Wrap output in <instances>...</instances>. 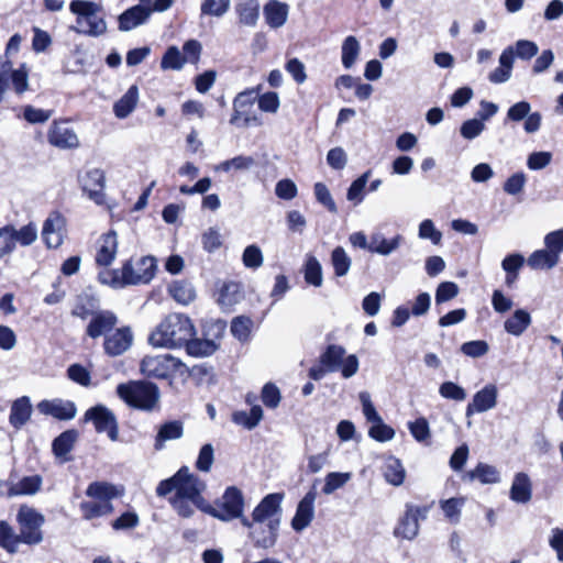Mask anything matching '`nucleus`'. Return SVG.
<instances>
[{
    "label": "nucleus",
    "instance_id": "obj_15",
    "mask_svg": "<svg viewBox=\"0 0 563 563\" xmlns=\"http://www.w3.org/2000/svg\"><path fill=\"white\" fill-rule=\"evenodd\" d=\"M427 514L428 508L426 507L407 505L406 511L395 528L394 534L406 540L415 539L419 532V520L424 519Z\"/></svg>",
    "mask_w": 563,
    "mask_h": 563
},
{
    "label": "nucleus",
    "instance_id": "obj_35",
    "mask_svg": "<svg viewBox=\"0 0 563 563\" xmlns=\"http://www.w3.org/2000/svg\"><path fill=\"white\" fill-rule=\"evenodd\" d=\"M531 316L528 311L523 309H517L511 317H509L505 323V330L515 336L521 335L530 325Z\"/></svg>",
    "mask_w": 563,
    "mask_h": 563
},
{
    "label": "nucleus",
    "instance_id": "obj_10",
    "mask_svg": "<svg viewBox=\"0 0 563 563\" xmlns=\"http://www.w3.org/2000/svg\"><path fill=\"white\" fill-rule=\"evenodd\" d=\"M284 499L283 493H273L266 495L253 509L249 522L262 523H282V503Z\"/></svg>",
    "mask_w": 563,
    "mask_h": 563
},
{
    "label": "nucleus",
    "instance_id": "obj_40",
    "mask_svg": "<svg viewBox=\"0 0 563 563\" xmlns=\"http://www.w3.org/2000/svg\"><path fill=\"white\" fill-rule=\"evenodd\" d=\"M168 291L170 296L181 305H188L196 298V290L194 286L186 280L174 282Z\"/></svg>",
    "mask_w": 563,
    "mask_h": 563
},
{
    "label": "nucleus",
    "instance_id": "obj_45",
    "mask_svg": "<svg viewBox=\"0 0 563 563\" xmlns=\"http://www.w3.org/2000/svg\"><path fill=\"white\" fill-rule=\"evenodd\" d=\"M42 486V477L38 475L25 476L13 483L10 487L12 495H34Z\"/></svg>",
    "mask_w": 563,
    "mask_h": 563
},
{
    "label": "nucleus",
    "instance_id": "obj_41",
    "mask_svg": "<svg viewBox=\"0 0 563 563\" xmlns=\"http://www.w3.org/2000/svg\"><path fill=\"white\" fill-rule=\"evenodd\" d=\"M465 501L464 497H453L440 501V508L450 523L457 525L460 522Z\"/></svg>",
    "mask_w": 563,
    "mask_h": 563
},
{
    "label": "nucleus",
    "instance_id": "obj_52",
    "mask_svg": "<svg viewBox=\"0 0 563 563\" xmlns=\"http://www.w3.org/2000/svg\"><path fill=\"white\" fill-rule=\"evenodd\" d=\"M184 65L183 54L177 46L168 47L161 60V67L164 70H180Z\"/></svg>",
    "mask_w": 563,
    "mask_h": 563
},
{
    "label": "nucleus",
    "instance_id": "obj_39",
    "mask_svg": "<svg viewBox=\"0 0 563 563\" xmlns=\"http://www.w3.org/2000/svg\"><path fill=\"white\" fill-rule=\"evenodd\" d=\"M360 53L358 40L353 35L345 37L341 47V60L344 68L350 69L355 64Z\"/></svg>",
    "mask_w": 563,
    "mask_h": 563
},
{
    "label": "nucleus",
    "instance_id": "obj_28",
    "mask_svg": "<svg viewBox=\"0 0 563 563\" xmlns=\"http://www.w3.org/2000/svg\"><path fill=\"white\" fill-rule=\"evenodd\" d=\"M183 434L184 424L178 420H173L161 424L155 437V450H163L167 441L178 440L183 437Z\"/></svg>",
    "mask_w": 563,
    "mask_h": 563
},
{
    "label": "nucleus",
    "instance_id": "obj_36",
    "mask_svg": "<svg viewBox=\"0 0 563 563\" xmlns=\"http://www.w3.org/2000/svg\"><path fill=\"white\" fill-rule=\"evenodd\" d=\"M32 407L27 397H21L16 399L11 406L10 423L20 428L31 417Z\"/></svg>",
    "mask_w": 563,
    "mask_h": 563
},
{
    "label": "nucleus",
    "instance_id": "obj_43",
    "mask_svg": "<svg viewBox=\"0 0 563 563\" xmlns=\"http://www.w3.org/2000/svg\"><path fill=\"white\" fill-rule=\"evenodd\" d=\"M345 349L340 345H329L320 356V363L327 367L329 372H336L344 358Z\"/></svg>",
    "mask_w": 563,
    "mask_h": 563
},
{
    "label": "nucleus",
    "instance_id": "obj_20",
    "mask_svg": "<svg viewBox=\"0 0 563 563\" xmlns=\"http://www.w3.org/2000/svg\"><path fill=\"white\" fill-rule=\"evenodd\" d=\"M118 253V235L114 231L102 234L96 245V263L108 267L113 263Z\"/></svg>",
    "mask_w": 563,
    "mask_h": 563
},
{
    "label": "nucleus",
    "instance_id": "obj_50",
    "mask_svg": "<svg viewBox=\"0 0 563 563\" xmlns=\"http://www.w3.org/2000/svg\"><path fill=\"white\" fill-rule=\"evenodd\" d=\"M78 433L75 430H67L63 432L59 437H57L53 442V451L57 456H65L68 454L76 440Z\"/></svg>",
    "mask_w": 563,
    "mask_h": 563
},
{
    "label": "nucleus",
    "instance_id": "obj_1",
    "mask_svg": "<svg viewBox=\"0 0 563 563\" xmlns=\"http://www.w3.org/2000/svg\"><path fill=\"white\" fill-rule=\"evenodd\" d=\"M176 481V494L169 499L175 511L184 518L191 517L195 508L205 512L208 504L202 496L207 487L205 481L190 473L187 466L177 472Z\"/></svg>",
    "mask_w": 563,
    "mask_h": 563
},
{
    "label": "nucleus",
    "instance_id": "obj_37",
    "mask_svg": "<svg viewBox=\"0 0 563 563\" xmlns=\"http://www.w3.org/2000/svg\"><path fill=\"white\" fill-rule=\"evenodd\" d=\"M263 419V409L258 405H253L251 410L247 411H235L232 415L234 423L242 426L249 430L254 429Z\"/></svg>",
    "mask_w": 563,
    "mask_h": 563
},
{
    "label": "nucleus",
    "instance_id": "obj_14",
    "mask_svg": "<svg viewBox=\"0 0 563 563\" xmlns=\"http://www.w3.org/2000/svg\"><path fill=\"white\" fill-rule=\"evenodd\" d=\"M506 119L511 122H523V130L528 134L537 133L542 124V115L540 112H531V104L528 101H518L508 110Z\"/></svg>",
    "mask_w": 563,
    "mask_h": 563
},
{
    "label": "nucleus",
    "instance_id": "obj_26",
    "mask_svg": "<svg viewBox=\"0 0 563 563\" xmlns=\"http://www.w3.org/2000/svg\"><path fill=\"white\" fill-rule=\"evenodd\" d=\"M404 241L400 234L386 239L384 234L376 232L371 235L369 252L382 256H388L399 249Z\"/></svg>",
    "mask_w": 563,
    "mask_h": 563
},
{
    "label": "nucleus",
    "instance_id": "obj_24",
    "mask_svg": "<svg viewBox=\"0 0 563 563\" xmlns=\"http://www.w3.org/2000/svg\"><path fill=\"white\" fill-rule=\"evenodd\" d=\"M117 317L111 311H99L93 314L87 327V334L97 339L101 335H107L117 324Z\"/></svg>",
    "mask_w": 563,
    "mask_h": 563
},
{
    "label": "nucleus",
    "instance_id": "obj_25",
    "mask_svg": "<svg viewBox=\"0 0 563 563\" xmlns=\"http://www.w3.org/2000/svg\"><path fill=\"white\" fill-rule=\"evenodd\" d=\"M263 13L269 27L279 29L287 22L289 5L278 0H271L264 5Z\"/></svg>",
    "mask_w": 563,
    "mask_h": 563
},
{
    "label": "nucleus",
    "instance_id": "obj_51",
    "mask_svg": "<svg viewBox=\"0 0 563 563\" xmlns=\"http://www.w3.org/2000/svg\"><path fill=\"white\" fill-rule=\"evenodd\" d=\"M331 262L336 276H345L351 267V257L346 254L345 250L341 246H336L331 254Z\"/></svg>",
    "mask_w": 563,
    "mask_h": 563
},
{
    "label": "nucleus",
    "instance_id": "obj_63",
    "mask_svg": "<svg viewBox=\"0 0 563 563\" xmlns=\"http://www.w3.org/2000/svg\"><path fill=\"white\" fill-rule=\"evenodd\" d=\"M214 461V450L211 444H205L199 451L197 461H196V468L200 472L208 473L213 464Z\"/></svg>",
    "mask_w": 563,
    "mask_h": 563
},
{
    "label": "nucleus",
    "instance_id": "obj_42",
    "mask_svg": "<svg viewBox=\"0 0 563 563\" xmlns=\"http://www.w3.org/2000/svg\"><path fill=\"white\" fill-rule=\"evenodd\" d=\"M22 543L20 536L7 521H0V548L10 554L18 552L19 544Z\"/></svg>",
    "mask_w": 563,
    "mask_h": 563
},
{
    "label": "nucleus",
    "instance_id": "obj_23",
    "mask_svg": "<svg viewBox=\"0 0 563 563\" xmlns=\"http://www.w3.org/2000/svg\"><path fill=\"white\" fill-rule=\"evenodd\" d=\"M37 407L42 413L53 416L59 420H70L77 413L75 404L69 400H43L38 404Z\"/></svg>",
    "mask_w": 563,
    "mask_h": 563
},
{
    "label": "nucleus",
    "instance_id": "obj_60",
    "mask_svg": "<svg viewBox=\"0 0 563 563\" xmlns=\"http://www.w3.org/2000/svg\"><path fill=\"white\" fill-rule=\"evenodd\" d=\"M485 130V123L478 118L466 120L462 123L460 132L465 140H474Z\"/></svg>",
    "mask_w": 563,
    "mask_h": 563
},
{
    "label": "nucleus",
    "instance_id": "obj_33",
    "mask_svg": "<svg viewBox=\"0 0 563 563\" xmlns=\"http://www.w3.org/2000/svg\"><path fill=\"white\" fill-rule=\"evenodd\" d=\"M8 227L11 229L10 233L15 247L18 244L23 247L30 246L37 240L38 230L34 222H29L20 229H16L13 224H8Z\"/></svg>",
    "mask_w": 563,
    "mask_h": 563
},
{
    "label": "nucleus",
    "instance_id": "obj_53",
    "mask_svg": "<svg viewBox=\"0 0 563 563\" xmlns=\"http://www.w3.org/2000/svg\"><path fill=\"white\" fill-rule=\"evenodd\" d=\"M242 263L246 268L257 269L264 263L263 252L256 244L247 245L242 254Z\"/></svg>",
    "mask_w": 563,
    "mask_h": 563
},
{
    "label": "nucleus",
    "instance_id": "obj_61",
    "mask_svg": "<svg viewBox=\"0 0 563 563\" xmlns=\"http://www.w3.org/2000/svg\"><path fill=\"white\" fill-rule=\"evenodd\" d=\"M201 243L205 251L212 253L222 245V235L217 228H209L201 236Z\"/></svg>",
    "mask_w": 563,
    "mask_h": 563
},
{
    "label": "nucleus",
    "instance_id": "obj_49",
    "mask_svg": "<svg viewBox=\"0 0 563 563\" xmlns=\"http://www.w3.org/2000/svg\"><path fill=\"white\" fill-rule=\"evenodd\" d=\"M371 176V170L365 172L357 177L349 187L346 192V199L353 202L354 206H358L365 197V188Z\"/></svg>",
    "mask_w": 563,
    "mask_h": 563
},
{
    "label": "nucleus",
    "instance_id": "obj_22",
    "mask_svg": "<svg viewBox=\"0 0 563 563\" xmlns=\"http://www.w3.org/2000/svg\"><path fill=\"white\" fill-rule=\"evenodd\" d=\"M151 18L150 9L143 5H133L123 11L118 18V29L121 32L132 31L145 24Z\"/></svg>",
    "mask_w": 563,
    "mask_h": 563
},
{
    "label": "nucleus",
    "instance_id": "obj_47",
    "mask_svg": "<svg viewBox=\"0 0 563 563\" xmlns=\"http://www.w3.org/2000/svg\"><path fill=\"white\" fill-rule=\"evenodd\" d=\"M305 280L314 287H320L323 283L322 266L320 262L312 255H307L303 267Z\"/></svg>",
    "mask_w": 563,
    "mask_h": 563
},
{
    "label": "nucleus",
    "instance_id": "obj_13",
    "mask_svg": "<svg viewBox=\"0 0 563 563\" xmlns=\"http://www.w3.org/2000/svg\"><path fill=\"white\" fill-rule=\"evenodd\" d=\"M85 420L91 421L97 432H106L111 441L118 440V422L114 415L107 407L98 405L88 409L85 412Z\"/></svg>",
    "mask_w": 563,
    "mask_h": 563
},
{
    "label": "nucleus",
    "instance_id": "obj_6",
    "mask_svg": "<svg viewBox=\"0 0 563 563\" xmlns=\"http://www.w3.org/2000/svg\"><path fill=\"white\" fill-rule=\"evenodd\" d=\"M117 393L129 406L147 411L157 406L161 397L158 387L147 382L120 384L117 387Z\"/></svg>",
    "mask_w": 563,
    "mask_h": 563
},
{
    "label": "nucleus",
    "instance_id": "obj_48",
    "mask_svg": "<svg viewBox=\"0 0 563 563\" xmlns=\"http://www.w3.org/2000/svg\"><path fill=\"white\" fill-rule=\"evenodd\" d=\"M351 479V472H330L324 477L322 493L324 495H331L335 490L344 487Z\"/></svg>",
    "mask_w": 563,
    "mask_h": 563
},
{
    "label": "nucleus",
    "instance_id": "obj_55",
    "mask_svg": "<svg viewBox=\"0 0 563 563\" xmlns=\"http://www.w3.org/2000/svg\"><path fill=\"white\" fill-rule=\"evenodd\" d=\"M418 236L422 240H430L434 245H439L442 241L441 231L435 228L430 219H426L419 224Z\"/></svg>",
    "mask_w": 563,
    "mask_h": 563
},
{
    "label": "nucleus",
    "instance_id": "obj_30",
    "mask_svg": "<svg viewBox=\"0 0 563 563\" xmlns=\"http://www.w3.org/2000/svg\"><path fill=\"white\" fill-rule=\"evenodd\" d=\"M464 479L470 482L478 481L484 485L497 484L500 482V473L493 465L478 463L472 471L465 474Z\"/></svg>",
    "mask_w": 563,
    "mask_h": 563
},
{
    "label": "nucleus",
    "instance_id": "obj_58",
    "mask_svg": "<svg viewBox=\"0 0 563 563\" xmlns=\"http://www.w3.org/2000/svg\"><path fill=\"white\" fill-rule=\"evenodd\" d=\"M439 394L445 399L455 401H463L467 396L465 389L453 382L442 383L439 388Z\"/></svg>",
    "mask_w": 563,
    "mask_h": 563
},
{
    "label": "nucleus",
    "instance_id": "obj_12",
    "mask_svg": "<svg viewBox=\"0 0 563 563\" xmlns=\"http://www.w3.org/2000/svg\"><path fill=\"white\" fill-rule=\"evenodd\" d=\"M67 235L66 218L58 211L51 212L42 225V239L48 249H58Z\"/></svg>",
    "mask_w": 563,
    "mask_h": 563
},
{
    "label": "nucleus",
    "instance_id": "obj_9",
    "mask_svg": "<svg viewBox=\"0 0 563 563\" xmlns=\"http://www.w3.org/2000/svg\"><path fill=\"white\" fill-rule=\"evenodd\" d=\"M19 523V536L22 543L35 545L43 541L42 526L45 518L34 508L23 506L16 515Z\"/></svg>",
    "mask_w": 563,
    "mask_h": 563
},
{
    "label": "nucleus",
    "instance_id": "obj_46",
    "mask_svg": "<svg viewBox=\"0 0 563 563\" xmlns=\"http://www.w3.org/2000/svg\"><path fill=\"white\" fill-rule=\"evenodd\" d=\"M186 350L189 355L206 357L212 355L218 350V344L213 340L191 338L186 344Z\"/></svg>",
    "mask_w": 563,
    "mask_h": 563
},
{
    "label": "nucleus",
    "instance_id": "obj_32",
    "mask_svg": "<svg viewBox=\"0 0 563 563\" xmlns=\"http://www.w3.org/2000/svg\"><path fill=\"white\" fill-rule=\"evenodd\" d=\"M139 102V88L133 85L128 91L114 103L113 112L117 118L125 119L135 109Z\"/></svg>",
    "mask_w": 563,
    "mask_h": 563
},
{
    "label": "nucleus",
    "instance_id": "obj_8",
    "mask_svg": "<svg viewBox=\"0 0 563 563\" xmlns=\"http://www.w3.org/2000/svg\"><path fill=\"white\" fill-rule=\"evenodd\" d=\"M141 372L145 376L158 379L189 375L187 365L170 354L145 356L141 362Z\"/></svg>",
    "mask_w": 563,
    "mask_h": 563
},
{
    "label": "nucleus",
    "instance_id": "obj_34",
    "mask_svg": "<svg viewBox=\"0 0 563 563\" xmlns=\"http://www.w3.org/2000/svg\"><path fill=\"white\" fill-rule=\"evenodd\" d=\"M383 475L390 485L400 486L405 481L406 471L400 460L389 456L384 462Z\"/></svg>",
    "mask_w": 563,
    "mask_h": 563
},
{
    "label": "nucleus",
    "instance_id": "obj_18",
    "mask_svg": "<svg viewBox=\"0 0 563 563\" xmlns=\"http://www.w3.org/2000/svg\"><path fill=\"white\" fill-rule=\"evenodd\" d=\"M498 388L495 384H487L476 391L467 404L465 415L471 417L474 413H482L494 409L497 406Z\"/></svg>",
    "mask_w": 563,
    "mask_h": 563
},
{
    "label": "nucleus",
    "instance_id": "obj_16",
    "mask_svg": "<svg viewBox=\"0 0 563 563\" xmlns=\"http://www.w3.org/2000/svg\"><path fill=\"white\" fill-rule=\"evenodd\" d=\"M51 145L60 150H71L79 146V137L67 121H53L47 132Z\"/></svg>",
    "mask_w": 563,
    "mask_h": 563
},
{
    "label": "nucleus",
    "instance_id": "obj_19",
    "mask_svg": "<svg viewBox=\"0 0 563 563\" xmlns=\"http://www.w3.org/2000/svg\"><path fill=\"white\" fill-rule=\"evenodd\" d=\"M316 498L317 493L316 490L311 489L299 501L296 514L291 519V528L295 531L300 532L305 530L313 520Z\"/></svg>",
    "mask_w": 563,
    "mask_h": 563
},
{
    "label": "nucleus",
    "instance_id": "obj_4",
    "mask_svg": "<svg viewBox=\"0 0 563 563\" xmlns=\"http://www.w3.org/2000/svg\"><path fill=\"white\" fill-rule=\"evenodd\" d=\"M123 494V488L108 482H92L86 489L90 500H82L79 510L85 520H92L113 512L112 500Z\"/></svg>",
    "mask_w": 563,
    "mask_h": 563
},
{
    "label": "nucleus",
    "instance_id": "obj_5",
    "mask_svg": "<svg viewBox=\"0 0 563 563\" xmlns=\"http://www.w3.org/2000/svg\"><path fill=\"white\" fill-rule=\"evenodd\" d=\"M69 10L76 15V25L71 30L90 37H100L108 31L103 8L88 0H73Z\"/></svg>",
    "mask_w": 563,
    "mask_h": 563
},
{
    "label": "nucleus",
    "instance_id": "obj_17",
    "mask_svg": "<svg viewBox=\"0 0 563 563\" xmlns=\"http://www.w3.org/2000/svg\"><path fill=\"white\" fill-rule=\"evenodd\" d=\"M79 183L81 189L93 200L97 205L104 203V186L106 176L104 172L100 168H92L87 170L80 178Z\"/></svg>",
    "mask_w": 563,
    "mask_h": 563
},
{
    "label": "nucleus",
    "instance_id": "obj_31",
    "mask_svg": "<svg viewBox=\"0 0 563 563\" xmlns=\"http://www.w3.org/2000/svg\"><path fill=\"white\" fill-rule=\"evenodd\" d=\"M256 166V159L251 155H236L213 167L218 173L249 172Z\"/></svg>",
    "mask_w": 563,
    "mask_h": 563
},
{
    "label": "nucleus",
    "instance_id": "obj_3",
    "mask_svg": "<svg viewBox=\"0 0 563 563\" xmlns=\"http://www.w3.org/2000/svg\"><path fill=\"white\" fill-rule=\"evenodd\" d=\"M195 334V327L187 316L172 313L157 325L148 340L155 347L176 349L186 346Z\"/></svg>",
    "mask_w": 563,
    "mask_h": 563
},
{
    "label": "nucleus",
    "instance_id": "obj_62",
    "mask_svg": "<svg viewBox=\"0 0 563 563\" xmlns=\"http://www.w3.org/2000/svg\"><path fill=\"white\" fill-rule=\"evenodd\" d=\"M252 320L246 317H236L232 320L231 332L240 341H246L251 333Z\"/></svg>",
    "mask_w": 563,
    "mask_h": 563
},
{
    "label": "nucleus",
    "instance_id": "obj_29",
    "mask_svg": "<svg viewBox=\"0 0 563 563\" xmlns=\"http://www.w3.org/2000/svg\"><path fill=\"white\" fill-rule=\"evenodd\" d=\"M531 497L532 486L529 476L525 473L516 474L510 488V499L517 504H527Z\"/></svg>",
    "mask_w": 563,
    "mask_h": 563
},
{
    "label": "nucleus",
    "instance_id": "obj_11",
    "mask_svg": "<svg viewBox=\"0 0 563 563\" xmlns=\"http://www.w3.org/2000/svg\"><path fill=\"white\" fill-rule=\"evenodd\" d=\"M244 528L249 530V538L258 549H272L277 543L280 525L249 522V518H242Z\"/></svg>",
    "mask_w": 563,
    "mask_h": 563
},
{
    "label": "nucleus",
    "instance_id": "obj_44",
    "mask_svg": "<svg viewBox=\"0 0 563 563\" xmlns=\"http://www.w3.org/2000/svg\"><path fill=\"white\" fill-rule=\"evenodd\" d=\"M559 263V256L549 250L533 252L528 258V265L532 269H551Z\"/></svg>",
    "mask_w": 563,
    "mask_h": 563
},
{
    "label": "nucleus",
    "instance_id": "obj_57",
    "mask_svg": "<svg viewBox=\"0 0 563 563\" xmlns=\"http://www.w3.org/2000/svg\"><path fill=\"white\" fill-rule=\"evenodd\" d=\"M313 192L319 203L324 206L332 213L338 212V208L332 198V195L323 183H316L313 186Z\"/></svg>",
    "mask_w": 563,
    "mask_h": 563
},
{
    "label": "nucleus",
    "instance_id": "obj_21",
    "mask_svg": "<svg viewBox=\"0 0 563 563\" xmlns=\"http://www.w3.org/2000/svg\"><path fill=\"white\" fill-rule=\"evenodd\" d=\"M133 343V334L130 328L117 329L106 335L103 347L110 356H118L126 352Z\"/></svg>",
    "mask_w": 563,
    "mask_h": 563
},
{
    "label": "nucleus",
    "instance_id": "obj_56",
    "mask_svg": "<svg viewBox=\"0 0 563 563\" xmlns=\"http://www.w3.org/2000/svg\"><path fill=\"white\" fill-rule=\"evenodd\" d=\"M368 435L378 442H387L395 438V430L380 419L379 422L372 423Z\"/></svg>",
    "mask_w": 563,
    "mask_h": 563
},
{
    "label": "nucleus",
    "instance_id": "obj_54",
    "mask_svg": "<svg viewBox=\"0 0 563 563\" xmlns=\"http://www.w3.org/2000/svg\"><path fill=\"white\" fill-rule=\"evenodd\" d=\"M408 429L411 435L418 442H427L430 439L431 432L429 422L426 418L421 417L416 419L415 421L408 422Z\"/></svg>",
    "mask_w": 563,
    "mask_h": 563
},
{
    "label": "nucleus",
    "instance_id": "obj_64",
    "mask_svg": "<svg viewBox=\"0 0 563 563\" xmlns=\"http://www.w3.org/2000/svg\"><path fill=\"white\" fill-rule=\"evenodd\" d=\"M257 103L260 110L267 113H276L280 107L279 96L274 91L261 95Z\"/></svg>",
    "mask_w": 563,
    "mask_h": 563
},
{
    "label": "nucleus",
    "instance_id": "obj_7",
    "mask_svg": "<svg viewBox=\"0 0 563 563\" xmlns=\"http://www.w3.org/2000/svg\"><path fill=\"white\" fill-rule=\"evenodd\" d=\"M245 500L244 495L236 486H229L214 505L207 504L205 514L212 516L221 521H232L244 516Z\"/></svg>",
    "mask_w": 563,
    "mask_h": 563
},
{
    "label": "nucleus",
    "instance_id": "obj_27",
    "mask_svg": "<svg viewBox=\"0 0 563 563\" xmlns=\"http://www.w3.org/2000/svg\"><path fill=\"white\" fill-rule=\"evenodd\" d=\"M258 89H256L257 91ZM253 93H255V89L245 90L240 92L234 101H233V114L230 119V123L233 125H240V121H243L244 126H249L251 124V119L246 117L245 109L253 104Z\"/></svg>",
    "mask_w": 563,
    "mask_h": 563
},
{
    "label": "nucleus",
    "instance_id": "obj_2",
    "mask_svg": "<svg viewBox=\"0 0 563 563\" xmlns=\"http://www.w3.org/2000/svg\"><path fill=\"white\" fill-rule=\"evenodd\" d=\"M156 260L143 256L136 261L125 262L119 269H104L99 273L101 284L112 288H123L129 285L147 284L155 275Z\"/></svg>",
    "mask_w": 563,
    "mask_h": 563
},
{
    "label": "nucleus",
    "instance_id": "obj_59",
    "mask_svg": "<svg viewBox=\"0 0 563 563\" xmlns=\"http://www.w3.org/2000/svg\"><path fill=\"white\" fill-rule=\"evenodd\" d=\"M261 398L267 408L275 409L282 400L280 390L276 385L267 383L262 388Z\"/></svg>",
    "mask_w": 563,
    "mask_h": 563
},
{
    "label": "nucleus",
    "instance_id": "obj_38",
    "mask_svg": "<svg viewBox=\"0 0 563 563\" xmlns=\"http://www.w3.org/2000/svg\"><path fill=\"white\" fill-rule=\"evenodd\" d=\"M240 22L247 26H254L258 20L260 4L256 0H242L236 5Z\"/></svg>",
    "mask_w": 563,
    "mask_h": 563
}]
</instances>
